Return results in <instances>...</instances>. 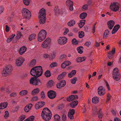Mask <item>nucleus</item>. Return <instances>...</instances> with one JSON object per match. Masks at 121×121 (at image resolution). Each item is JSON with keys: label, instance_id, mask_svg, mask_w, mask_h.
I'll list each match as a JSON object with an SVG mask.
<instances>
[{"label": "nucleus", "instance_id": "obj_62", "mask_svg": "<svg viewBox=\"0 0 121 121\" xmlns=\"http://www.w3.org/2000/svg\"><path fill=\"white\" fill-rule=\"evenodd\" d=\"M105 83L108 90V91H110V89L108 83L107 81L105 82Z\"/></svg>", "mask_w": 121, "mask_h": 121}, {"label": "nucleus", "instance_id": "obj_58", "mask_svg": "<svg viewBox=\"0 0 121 121\" xmlns=\"http://www.w3.org/2000/svg\"><path fill=\"white\" fill-rule=\"evenodd\" d=\"M5 114L4 116V117L5 118H7L9 116V113L7 111H6L5 112Z\"/></svg>", "mask_w": 121, "mask_h": 121}, {"label": "nucleus", "instance_id": "obj_56", "mask_svg": "<svg viewBox=\"0 0 121 121\" xmlns=\"http://www.w3.org/2000/svg\"><path fill=\"white\" fill-rule=\"evenodd\" d=\"M62 120L63 121H65L66 119V116L65 114H64L62 116Z\"/></svg>", "mask_w": 121, "mask_h": 121}, {"label": "nucleus", "instance_id": "obj_14", "mask_svg": "<svg viewBox=\"0 0 121 121\" xmlns=\"http://www.w3.org/2000/svg\"><path fill=\"white\" fill-rule=\"evenodd\" d=\"M66 6L69 8V10L72 11L73 10V3L70 0H67L66 2Z\"/></svg>", "mask_w": 121, "mask_h": 121}, {"label": "nucleus", "instance_id": "obj_57", "mask_svg": "<svg viewBox=\"0 0 121 121\" xmlns=\"http://www.w3.org/2000/svg\"><path fill=\"white\" fill-rule=\"evenodd\" d=\"M73 115V114H68V116L71 119H73L74 118Z\"/></svg>", "mask_w": 121, "mask_h": 121}, {"label": "nucleus", "instance_id": "obj_10", "mask_svg": "<svg viewBox=\"0 0 121 121\" xmlns=\"http://www.w3.org/2000/svg\"><path fill=\"white\" fill-rule=\"evenodd\" d=\"M25 59L22 57H20L17 58L16 60V65L17 66H20L22 64Z\"/></svg>", "mask_w": 121, "mask_h": 121}, {"label": "nucleus", "instance_id": "obj_30", "mask_svg": "<svg viewBox=\"0 0 121 121\" xmlns=\"http://www.w3.org/2000/svg\"><path fill=\"white\" fill-rule=\"evenodd\" d=\"M60 117L57 114H56L54 115V118L55 121H60Z\"/></svg>", "mask_w": 121, "mask_h": 121}, {"label": "nucleus", "instance_id": "obj_26", "mask_svg": "<svg viewBox=\"0 0 121 121\" xmlns=\"http://www.w3.org/2000/svg\"><path fill=\"white\" fill-rule=\"evenodd\" d=\"M39 92V88H36L34 89L32 91L31 94L32 95H34L38 94Z\"/></svg>", "mask_w": 121, "mask_h": 121}, {"label": "nucleus", "instance_id": "obj_39", "mask_svg": "<svg viewBox=\"0 0 121 121\" xmlns=\"http://www.w3.org/2000/svg\"><path fill=\"white\" fill-rule=\"evenodd\" d=\"M25 116L24 115H22L19 118V121H22L25 118Z\"/></svg>", "mask_w": 121, "mask_h": 121}, {"label": "nucleus", "instance_id": "obj_8", "mask_svg": "<svg viewBox=\"0 0 121 121\" xmlns=\"http://www.w3.org/2000/svg\"><path fill=\"white\" fill-rule=\"evenodd\" d=\"M120 5V4L117 2L111 3L110 6V9L114 12H117L119 10Z\"/></svg>", "mask_w": 121, "mask_h": 121}, {"label": "nucleus", "instance_id": "obj_54", "mask_svg": "<svg viewBox=\"0 0 121 121\" xmlns=\"http://www.w3.org/2000/svg\"><path fill=\"white\" fill-rule=\"evenodd\" d=\"M66 55L65 54H63L60 56V60H62L64 58H66Z\"/></svg>", "mask_w": 121, "mask_h": 121}, {"label": "nucleus", "instance_id": "obj_40", "mask_svg": "<svg viewBox=\"0 0 121 121\" xmlns=\"http://www.w3.org/2000/svg\"><path fill=\"white\" fill-rule=\"evenodd\" d=\"M77 78L76 77H74L73 79L71 80V82L73 84H75L76 83V81H77Z\"/></svg>", "mask_w": 121, "mask_h": 121}, {"label": "nucleus", "instance_id": "obj_2", "mask_svg": "<svg viewBox=\"0 0 121 121\" xmlns=\"http://www.w3.org/2000/svg\"><path fill=\"white\" fill-rule=\"evenodd\" d=\"M52 114L50 110L47 108H43L42 111L41 116L45 121H48L51 118Z\"/></svg>", "mask_w": 121, "mask_h": 121}, {"label": "nucleus", "instance_id": "obj_19", "mask_svg": "<svg viewBox=\"0 0 121 121\" xmlns=\"http://www.w3.org/2000/svg\"><path fill=\"white\" fill-rule=\"evenodd\" d=\"M120 27V26L118 24L115 26L112 29V34L115 33L118 30Z\"/></svg>", "mask_w": 121, "mask_h": 121}, {"label": "nucleus", "instance_id": "obj_51", "mask_svg": "<svg viewBox=\"0 0 121 121\" xmlns=\"http://www.w3.org/2000/svg\"><path fill=\"white\" fill-rule=\"evenodd\" d=\"M35 117L34 116H31L29 117L28 120L30 121H33Z\"/></svg>", "mask_w": 121, "mask_h": 121}, {"label": "nucleus", "instance_id": "obj_45", "mask_svg": "<svg viewBox=\"0 0 121 121\" xmlns=\"http://www.w3.org/2000/svg\"><path fill=\"white\" fill-rule=\"evenodd\" d=\"M64 104H62L58 106V108L59 110H61L64 108Z\"/></svg>", "mask_w": 121, "mask_h": 121}, {"label": "nucleus", "instance_id": "obj_31", "mask_svg": "<svg viewBox=\"0 0 121 121\" xmlns=\"http://www.w3.org/2000/svg\"><path fill=\"white\" fill-rule=\"evenodd\" d=\"M79 37L80 38H82L85 35L84 33L83 32L81 31L78 33Z\"/></svg>", "mask_w": 121, "mask_h": 121}, {"label": "nucleus", "instance_id": "obj_48", "mask_svg": "<svg viewBox=\"0 0 121 121\" xmlns=\"http://www.w3.org/2000/svg\"><path fill=\"white\" fill-rule=\"evenodd\" d=\"M75 113V110L73 109H70L68 113L74 115Z\"/></svg>", "mask_w": 121, "mask_h": 121}, {"label": "nucleus", "instance_id": "obj_35", "mask_svg": "<svg viewBox=\"0 0 121 121\" xmlns=\"http://www.w3.org/2000/svg\"><path fill=\"white\" fill-rule=\"evenodd\" d=\"M30 1V0H23V2L25 5L28 6L29 5Z\"/></svg>", "mask_w": 121, "mask_h": 121}, {"label": "nucleus", "instance_id": "obj_41", "mask_svg": "<svg viewBox=\"0 0 121 121\" xmlns=\"http://www.w3.org/2000/svg\"><path fill=\"white\" fill-rule=\"evenodd\" d=\"M62 87H64L66 84V82L65 80H62L60 81Z\"/></svg>", "mask_w": 121, "mask_h": 121}, {"label": "nucleus", "instance_id": "obj_4", "mask_svg": "<svg viewBox=\"0 0 121 121\" xmlns=\"http://www.w3.org/2000/svg\"><path fill=\"white\" fill-rule=\"evenodd\" d=\"M22 16L26 19H29L31 17V12L27 9L23 8L22 11Z\"/></svg>", "mask_w": 121, "mask_h": 121}, {"label": "nucleus", "instance_id": "obj_55", "mask_svg": "<svg viewBox=\"0 0 121 121\" xmlns=\"http://www.w3.org/2000/svg\"><path fill=\"white\" fill-rule=\"evenodd\" d=\"M64 63H65L66 66L69 65L71 64L70 62L68 61H64Z\"/></svg>", "mask_w": 121, "mask_h": 121}, {"label": "nucleus", "instance_id": "obj_46", "mask_svg": "<svg viewBox=\"0 0 121 121\" xmlns=\"http://www.w3.org/2000/svg\"><path fill=\"white\" fill-rule=\"evenodd\" d=\"M38 99V97L37 96H35L33 97L31 99L32 101H36Z\"/></svg>", "mask_w": 121, "mask_h": 121}, {"label": "nucleus", "instance_id": "obj_16", "mask_svg": "<svg viewBox=\"0 0 121 121\" xmlns=\"http://www.w3.org/2000/svg\"><path fill=\"white\" fill-rule=\"evenodd\" d=\"M115 24V22L113 20H110L108 22L107 24L108 28L110 30H111Z\"/></svg>", "mask_w": 121, "mask_h": 121}, {"label": "nucleus", "instance_id": "obj_23", "mask_svg": "<svg viewBox=\"0 0 121 121\" xmlns=\"http://www.w3.org/2000/svg\"><path fill=\"white\" fill-rule=\"evenodd\" d=\"M76 71L75 70H72L68 74V76L69 78H71L73 76H74L76 73Z\"/></svg>", "mask_w": 121, "mask_h": 121}, {"label": "nucleus", "instance_id": "obj_47", "mask_svg": "<svg viewBox=\"0 0 121 121\" xmlns=\"http://www.w3.org/2000/svg\"><path fill=\"white\" fill-rule=\"evenodd\" d=\"M41 99H43L45 97V94L43 91H42L41 94Z\"/></svg>", "mask_w": 121, "mask_h": 121}, {"label": "nucleus", "instance_id": "obj_5", "mask_svg": "<svg viewBox=\"0 0 121 121\" xmlns=\"http://www.w3.org/2000/svg\"><path fill=\"white\" fill-rule=\"evenodd\" d=\"M47 33L44 30H43L40 31L38 35V40L39 42H41L45 38Z\"/></svg>", "mask_w": 121, "mask_h": 121}, {"label": "nucleus", "instance_id": "obj_3", "mask_svg": "<svg viewBox=\"0 0 121 121\" xmlns=\"http://www.w3.org/2000/svg\"><path fill=\"white\" fill-rule=\"evenodd\" d=\"M39 22L41 24H43L45 22L46 20V11L43 9H41L39 12Z\"/></svg>", "mask_w": 121, "mask_h": 121}, {"label": "nucleus", "instance_id": "obj_20", "mask_svg": "<svg viewBox=\"0 0 121 121\" xmlns=\"http://www.w3.org/2000/svg\"><path fill=\"white\" fill-rule=\"evenodd\" d=\"M7 105L8 103L7 102L1 103L0 104V109H4L6 108Z\"/></svg>", "mask_w": 121, "mask_h": 121}, {"label": "nucleus", "instance_id": "obj_29", "mask_svg": "<svg viewBox=\"0 0 121 121\" xmlns=\"http://www.w3.org/2000/svg\"><path fill=\"white\" fill-rule=\"evenodd\" d=\"M87 14L86 13H83L81 14L79 16L80 17L81 19H84L87 16Z\"/></svg>", "mask_w": 121, "mask_h": 121}, {"label": "nucleus", "instance_id": "obj_13", "mask_svg": "<svg viewBox=\"0 0 121 121\" xmlns=\"http://www.w3.org/2000/svg\"><path fill=\"white\" fill-rule=\"evenodd\" d=\"M45 103L43 101H41L37 102L36 104L35 108L36 109H38L43 107L45 105Z\"/></svg>", "mask_w": 121, "mask_h": 121}, {"label": "nucleus", "instance_id": "obj_18", "mask_svg": "<svg viewBox=\"0 0 121 121\" xmlns=\"http://www.w3.org/2000/svg\"><path fill=\"white\" fill-rule=\"evenodd\" d=\"M26 50V48L23 46L21 48L19 51V53L20 55H22L24 53Z\"/></svg>", "mask_w": 121, "mask_h": 121}, {"label": "nucleus", "instance_id": "obj_33", "mask_svg": "<svg viewBox=\"0 0 121 121\" xmlns=\"http://www.w3.org/2000/svg\"><path fill=\"white\" fill-rule=\"evenodd\" d=\"M36 63V60L35 59H33L32 60L30 63V65L31 66H33Z\"/></svg>", "mask_w": 121, "mask_h": 121}, {"label": "nucleus", "instance_id": "obj_28", "mask_svg": "<svg viewBox=\"0 0 121 121\" xmlns=\"http://www.w3.org/2000/svg\"><path fill=\"white\" fill-rule=\"evenodd\" d=\"M109 32L108 30H105L103 34V38L105 39H106L108 37L107 35H108Z\"/></svg>", "mask_w": 121, "mask_h": 121}, {"label": "nucleus", "instance_id": "obj_52", "mask_svg": "<svg viewBox=\"0 0 121 121\" xmlns=\"http://www.w3.org/2000/svg\"><path fill=\"white\" fill-rule=\"evenodd\" d=\"M83 9L87 10L88 9V5L87 4H85L83 5L82 7Z\"/></svg>", "mask_w": 121, "mask_h": 121}, {"label": "nucleus", "instance_id": "obj_37", "mask_svg": "<svg viewBox=\"0 0 121 121\" xmlns=\"http://www.w3.org/2000/svg\"><path fill=\"white\" fill-rule=\"evenodd\" d=\"M53 81L52 80L50 81L48 83V87H51L53 85Z\"/></svg>", "mask_w": 121, "mask_h": 121}, {"label": "nucleus", "instance_id": "obj_64", "mask_svg": "<svg viewBox=\"0 0 121 121\" xmlns=\"http://www.w3.org/2000/svg\"><path fill=\"white\" fill-rule=\"evenodd\" d=\"M61 66L62 68L65 69L66 67V66L64 62L62 64Z\"/></svg>", "mask_w": 121, "mask_h": 121}, {"label": "nucleus", "instance_id": "obj_27", "mask_svg": "<svg viewBox=\"0 0 121 121\" xmlns=\"http://www.w3.org/2000/svg\"><path fill=\"white\" fill-rule=\"evenodd\" d=\"M28 93V91L26 90H23L21 91L20 92L19 94L21 95H25Z\"/></svg>", "mask_w": 121, "mask_h": 121}, {"label": "nucleus", "instance_id": "obj_21", "mask_svg": "<svg viewBox=\"0 0 121 121\" xmlns=\"http://www.w3.org/2000/svg\"><path fill=\"white\" fill-rule=\"evenodd\" d=\"M78 103V101L76 100L71 102L70 104V105L71 108H74L77 105Z\"/></svg>", "mask_w": 121, "mask_h": 121}, {"label": "nucleus", "instance_id": "obj_53", "mask_svg": "<svg viewBox=\"0 0 121 121\" xmlns=\"http://www.w3.org/2000/svg\"><path fill=\"white\" fill-rule=\"evenodd\" d=\"M17 95V93H16L13 92L10 95L11 97H14Z\"/></svg>", "mask_w": 121, "mask_h": 121}, {"label": "nucleus", "instance_id": "obj_6", "mask_svg": "<svg viewBox=\"0 0 121 121\" xmlns=\"http://www.w3.org/2000/svg\"><path fill=\"white\" fill-rule=\"evenodd\" d=\"M112 76L113 78L116 81H118L120 78V75L119 73L118 69L116 68L113 70Z\"/></svg>", "mask_w": 121, "mask_h": 121}, {"label": "nucleus", "instance_id": "obj_42", "mask_svg": "<svg viewBox=\"0 0 121 121\" xmlns=\"http://www.w3.org/2000/svg\"><path fill=\"white\" fill-rule=\"evenodd\" d=\"M73 101L74 100L77 99L78 98V96L77 95H71Z\"/></svg>", "mask_w": 121, "mask_h": 121}, {"label": "nucleus", "instance_id": "obj_60", "mask_svg": "<svg viewBox=\"0 0 121 121\" xmlns=\"http://www.w3.org/2000/svg\"><path fill=\"white\" fill-rule=\"evenodd\" d=\"M43 56L45 58H48L49 57V55L47 54H43Z\"/></svg>", "mask_w": 121, "mask_h": 121}, {"label": "nucleus", "instance_id": "obj_25", "mask_svg": "<svg viewBox=\"0 0 121 121\" xmlns=\"http://www.w3.org/2000/svg\"><path fill=\"white\" fill-rule=\"evenodd\" d=\"M83 47L82 46H80L77 47V50L79 53L81 54L83 52Z\"/></svg>", "mask_w": 121, "mask_h": 121}, {"label": "nucleus", "instance_id": "obj_59", "mask_svg": "<svg viewBox=\"0 0 121 121\" xmlns=\"http://www.w3.org/2000/svg\"><path fill=\"white\" fill-rule=\"evenodd\" d=\"M63 76L61 75L60 74L57 77V79L59 80H61L63 78Z\"/></svg>", "mask_w": 121, "mask_h": 121}, {"label": "nucleus", "instance_id": "obj_32", "mask_svg": "<svg viewBox=\"0 0 121 121\" xmlns=\"http://www.w3.org/2000/svg\"><path fill=\"white\" fill-rule=\"evenodd\" d=\"M35 36L36 35L35 34H32L29 36V39L30 41H31L35 38Z\"/></svg>", "mask_w": 121, "mask_h": 121}, {"label": "nucleus", "instance_id": "obj_38", "mask_svg": "<svg viewBox=\"0 0 121 121\" xmlns=\"http://www.w3.org/2000/svg\"><path fill=\"white\" fill-rule=\"evenodd\" d=\"M56 56V54L54 52H53L51 56L49 57V59L50 60H52L54 59Z\"/></svg>", "mask_w": 121, "mask_h": 121}, {"label": "nucleus", "instance_id": "obj_22", "mask_svg": "<svg viewBox=\"0 0 121 121\" xmlns=\"http://www.w3.org/2000/svg\"><path fill=\"white\" fill-rule=\"evenodd\" d=\"M75 23V21L74 20H71L67 23L68 25L70 26H73Z\"/></svg>", "mask_w": 121, "mask_h": 121}, {"label": "nucleus", "instance_id": "obj_61", "mask_svg": "<svg viewBox=\"0 0 121 121\" xmlns=\"http://www.w3.org/2000/svg\"><path fill=\"white\" fill-rule=\"evenodd\" d=\"M110 94L108 93L107 94V99L108 101H109L110 99Z\"/></svg>", "mask_w": 121, "mask_h": 121}, {"label": "nucleus", "instance_id": "obj_24", "mask_svg": "<svg viewBox=\"0 0 121 121\" xmlns=\"http://www.w3.org/2000/svg\"><path fill=\"white\" fill-rule=\"evenodd\" d=\"M92 101L93 103L96 104L99 102V99L97 97H94L92 98Z\"/></svg>", "mask_w": 121, "mask_h": 121}, {"label": "nucleus", "instance_id": "obj_49", "mask_svg": "<svg viewBox=\"0 0 121 121\" xmlns=\"http://www.w3.org/2000/svg\"><path fill=\"white\" fill-rule=\"evenodd\" d=\"M21 33L20 32L17 33V34L16 37L17 39H19L21 37Z\"/></svg>", "mask_w": 121, "mask_h": 121}, {"label": "nucleus", "instance_id": "obj_12", "mask_svg": "<svg viewBox=\"0 0 121 121\" xmlns=\"http://www.w3.org/2000/svg\"><path fill=\"white\" fill-rule=\"evenodd\" d=\"M67 38L65 37H60L58 40V43L60 45H64L66 43L67 41Z\"/></svg>", "mask_w": 121, "mask_h": 121}, {"label": "nucleus", "instance_id": "obj_11", "mask_svg": "<svg viewBox=\"0 0 121 121\" xmlns=\"http://www.w3.org/2000/svg\"><path fill=\"white\" fill-rule=\"evenodd\" d=\"M51 39L49 38H47L43 43L41 46L43 48L48 47L51 42Z\"/></svg>", "mask_w": 121, "mask_h": 121}, {"label": "nucleus", "instance_id": "obj_9", "mask_svg": "<svg viewBox=\"0 0 121 121\" xmlns=\"http://www.w3.org/2000/svg\"><path fill=\"white\" fill-rule=\"evenodd\" d=\"M47 95L50 99H53L56 96V93L54 91L51 90L49 91L47 93Z\"/></svg>", "mask_w": 121, "mask_h": 121}, {"label": "nucleus", "instance_id": "obj_36", "mask_svg": "<svg viewBox=\"0 0 121 121\" xmlns=\"http://www.w3.org/2000/svg\"><path fill=\"white\" fill-rule=\"evenodd\" d=\"M72 42L73 44L76 45L78 43V41H77L76 39L74 38L72 40Z\"/></svg>", "mask_w": 121, "mask_h": 121}, {"label": "nucleus", "instance_id": "obj_15", "mask_svg": "<svg viewBox=\"0 0 121 121\" xmlns=\"http://www.w3.org/2000/svg\"><path fill=\"white\" fill-rule=\"evenodd\" d=\"M105 89H103L102 86H99L98 89V92L100 95H102L105 94Z\"/></svg>", "mask_w": 121, "mask_h": 121}, {"label": "nucleus", "instance_id": "obj_34", "mask_svg": "<svg viewBox=\"0 0 121 121\" xmlns=\"http://www.w3.org/2000/svg\"><path fill=\"white\" fill-rule=\"evenodd\" d=\"M45 76L47 77H50L51 75L50 72L49 70H47L45 73Z\"/></svg>", "mask_w": 121, "mask_h": 121}, {"label": "nucleus", "instance_id": "obj_1", "mask_svg": "<svg viewBox=\"0 0 121 121\" xmlns=\"http://www.w3.org/2000/svg\"><path fill=\"white\" fill-rule=\"evenodd\" d=\"M43 70L41 66H35L30 71L31 75L34 76L30 80V83L33 85L36 86L41 83L40 80L38 78L41 76Z\"/></svg>", "mask_w": 121, "mask_h": 121}, {"label": "nucleus", "instance_id": "obj_17", "mask_svg": "<svg viewBox=\"0 0 121 121\" xmlns=\"http://www.w3.org/2000/svg\"><path fill=\"white\" fill-rule=\"evenodd\" d=\"M33 105L31 104H29L27 105L24 108V111L26 112H28L31 109Z\"/></svg>", "mask_w": 121, "mask_h": 121}, {"label": "nucleus", "instance_id": "obj_43", "mask_svg": "<svg viewBox=\"0 0 121 121\" xmlns=\"http://www.w3.org/2000/svg\"><path fill=\"white\" fill-rule=\"evenodd\" d=\"M57 63L56 62H52L50 65V66L51 67H53L57 66Z\"/></svg>", "mask_w": 121, "mask_h": 121}, {"label": "nucleus", "instance_id": "obj_7", "mask_svg": "<svg viewBox=\"0 0 121 121\" xmlns=\"http://www.w3.org/2000/svg\"><path fill=\"white\" fill-rule=\"evenodd\" d=\"M12 67L10 65L6 66L3 69L2 74L3 76H6L10 74L12 71Z\"/></svg>", "mask_w": 121, "mask_h": 121}, {"label": "nucleus", "instance_id": "obj_50", "mask_svg": "<svg viewBox=\"0 0 121 121\" xmlns=\"http://www.w3.org/2000/svg\"><path fill=\"white\" fill-rule=\"evenodd\" d=\"M67 101L69 102H70L73 101L71 95L69 96V97H67Z\"/></svg>", "mask_w": 121, "mask_h": 121}, {"label": "nucleus", "instance_id": "obj_44", "mask_svg": "<svg viewBox=\"0 0 121 121\" xmlns=\"http://www.w3.org/2000/svg\"><path fill=\"white\" fill-rule=\"evenodd\" d=\"M56 86L57 88L59 89H61L63 87L61 85V83H60V82L57 84Z\"/></svg>", "mask_w": 121, "mask_h": 121}, {"label": "nucleus", "instance_id": "obj_63", "mask_svg": "<svg viewBox=\"0 0 121 121\" xmlns=\"http://www.w3.org/2000/svg\"><path fill=\"white\" fill-rule=\"evenodd\" d=\"M82 57H79L76 59V61L78 62H82Z\"/></svg>", "mask_w": 121, "mask_h": 121}]
</instances>
